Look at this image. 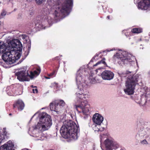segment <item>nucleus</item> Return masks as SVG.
Segmentation results:
<instances>
[{
	"label": "nucleus",
	"instance_id": "f257e3e1",
	"mask_svg": "<svg viewBox=\"0 0 150 150\" xmlns=\"http://www.w3.org/2000/svg\"><path fill=\"white\" fill-rule=\"evenodd\" d=\"M72 5L73 0H59L51 7V13L45 16V21H35V28L39 30L51 26L53 23L54 20L55 22L60 21L69 14Z\"/></svg>",
	"mask_w": 150,
	"mask_h": 150
},
{
	"label": "nucleus",
	"instance_id": "f03ea898",
	"mask_svg": "<svg viewBox=\"0 0 150 150\" xmlns=\"http://www.w3.org/2000/svg\"><path fill=\"white\" fill-rule=\"evenodd\" d=\"M38 117L37 124L30 127L28 132L30 136L37 138V140H43L45 137L43 132L50 128L52 120L50 115L45 112L39 113Z\"/></svg>",
	"mask_w": 150,
	"mask_h": 150
},
{
	"label": "nucleus",
	"instance_id": "7ed1b4c3",
	"mask_svg": "<svg viewBox=\"0 0 150 150\" xmlns=\"http://www.w3.org/2000/svg\"><path fill=\"white\" fill-rule=\"evenodd\" d=\"M78 127L76 123L71 120H67L63 122L60 133L63 138H68L74 140L78 138Z\"/></svg>",
	"mask_w": 150,
	"mask_h": 150
},
{
	"label": "nucleus",
	"instance_id": "20e7f679",
	"mask_svg": "<svg viewBox=\"0 0 150 150\" xmlns=\"http://www.w3.org/2000/svg\"><path fill=\"white\" fill-rule=\"evenodd\" d=\"M84 87L78 88V91L76 93V103L78 105H75L74 108L79 112L81 111L85 115L88 114L89 111L88 107H86L88 105V102L86 99V94L83 93Z\"/></svg>",
	"mask_w": 150,
	"mask_h": 150
},
{
	"label": "nucleus",
	"instance_id": "39448f33",
	"mask_svg": "<svg viewBox=\"0 0 150 150\" xmlns=\"http://www.w3.org/2000/svg\"><path fill=\"white\" fill-rule=\"evenodd\" d=\"M125 76L127 79L125 83V88L124 89L125 93L128 95L133 94L139 78L138 74H133L131 72L127 71Z\"/></svg>",
	"mask_w": 150,
	"mask_h": 150
},
{
	"label": "nucleus",
	"instance_id": "423d86ee",
	"mask_svg": "<svg viewBox=\"0 0 150 150\" xmlns=\"http://www.w3.org/2000/svg\"><path fill=\"white\" fill-rule=\"evenodd\" d=\"M40 71V68L38 67L36 70L33 72L30 71L29 74L25 68H23L16 72L15 75L17 76V79L20 81H28L30 80L29 78L32 79L36 77L39 74Z\"/></svg>",
	"mask_w": 150,
	"mask_h": 150
},
{
	"label": "nucleus",
	"instance_id": "0eeeda50",
	"mask_svg": "<svg viewBox=\"0 0 150 150\" xmlns=\"http://www.w3.org/2000/svg\"><path fill=\"white\" fill-rule=\"evenodd\" d=\"M114 56L120 59L121 61H119L118 63L121 65H122V64L125 65H132L134 63V60L135 59L132 54H128L126 51L120 50H119Z\"/></svg>",
	"mask_w": 150,
	"mask_h": 150
},
{
	"label": "nucleus",
	"instance_id": "6e6552de",
	"mask_svg": "<svg viewBox=\"0 0 150 150\" xmlns=\"http://www.w3.org/2000/svg\"><path fill=\"white\" fill-rule=\"evenodd\" d=\"M104 144L106 150H112L119 147V144L110 136L108 133H104Z\"/></svg>",
	"mask_w": 150,
	"mask_h": 150
},
{
	"label": "nucleus",
	"instance_id": "1a4fd4ad",
	"mask_svg": "<svg viewBox=\"0 0 150 150\" xmlns=\"http://www.w3.org/2000/svg\"><path fill=\"white\" fill-rule=\"evenodd\" d=\"M86 70L84 66L81 67L77 71L75 79L78 88L84 87L86 84L84 79V73Z\"/></svg>",
	"mask_w": 150,
	"mask_h": 150
},
{
	"label": "nucleus",
	"instance_id": "9d476101",
	"mask_svg": "<svg viewBox=\"0 0 150 150\" xmlns=\"http://www.w3.org/2000/svg\"><path fill=\"white\" fill-rule=\"evenodd\" d=\"M65 103L62 100H56L53 101L50 103V108L51 111H53L58 113L62 108L64 106Z\"/></svg>",
	"mask_w": 150,
	"mask_h": 150
},
{
	"label": "nucleus",
	"instance_id": "9b49d317",
	"mask_svg": "<svg viewBox=\"0 0 150 150\" xmlns=\"http://www.w3.org/2000/svg\"><path fill=\"white\" fill-rule=\"evenodd\" d=\"M134 2L139 9L146 10L150 8V0H134Z\"/></svg>",
	"mask_w": 150,
	"mask_h": 150
},
{
	"label": "nucleus",
	"instance_id": "f8f14e48",
	"mask_svg": "<svg viewBox=\"0 0 150 150\" xmlns=\"http://www.w3.org/2000/svg\"><path fill=\"white\" fill-rule=\"evenodd\" d=\"M150 133V129L147 127L144 128L142 126L139 129L138 132L136 135L137 137H139L141 138L144 137L148 138Z\"/></svg>",
	"mask_w": 150,
	"mask_h": 150
},
{
	"label": "nucleus",
	"instance_id": "ddd939ff",
	"mask_svg": "<svg viewBox=\"0 0 150 150\" xmlns=\"http://www.w3.org/2000/svg\"><path fill=\"white\" fill-rule=\"evenodd\" d=\"M94 123L98 125H100L103 121V117L100 114L96 113L92 117Z\"/></svg>",
	"mask_w": 150,
	"mask_h": 150
},
{
	"label": "nucleus",
	"instance_id": "4468645a",
	"mask_svg": "<svg viewBox=\"0 0 150 150\" xmlns=\"http://www.w3.org/2000/svg\"><path fill=\"white\" fill-rule=\"evenodd\" d=\"M140 101H137V103L142 105H145L148 100H150V95L149 93H146L145 95H142L141 96V99Z\"/></svg>",
	"mask_w": 150,
	"mask_h": 150
},
{
	"label": "nucleus",
	"instance_id": "2eb2a0df",
	"mask_svg": "<svg viewBox=\"0 0 150 150\" xmlns=\"http://www.w3.org/2000/svg\"><path fill=\"white\" fill-rule=\"evenodd\" d=\"M24 107V103L21 100H19L17 101L13 104L14 108H17L18 110H22Z\"/></svg>",
	"mask_w": 150,
	"mask_h": 150
},
{
	"label": "nucleus",
	"instance_id": "dca6fc26",
	"mask_svg": "<svg viewBox=\"0 0 150 150\" xmlns=\"http://www.w3.org/2000/svg\"><path fill=\"white\" fill-rule=\"evenodd\" d=\"M114 76L113 73L110 71L105 70L104 71V79L111 80Z\"/></svg>",
	"mask_w": 150,
	"mask_h": 150
},
{
	"label": "nucleus",
	"instance_id": "f3484780",
	"mask_svg": "<svg viewBox=\"0 0 150 150\" xmlns=\"http://www.w3.org/2000/svg\"><path fill=\"white\" fill-rule=\"evenodd\" d=\"M8 137L7 133L6 131V128H4L2 133L0 134V144L6 140Z\"/></svg>",
	"mask_w": 150,
	"mask_h": 150
},
{
	"label": "nucleus",
	"instance_id": "a211bd4d",
	"mask_svg": "<svg viewBox=\"0 0 150 150\" xmlns=\"http://www.w3.org/2000/svg\"><path fill=\"white\" fill-rule=\"evenodd\" d=\"M14 90L15 89L13 88L12 86H8L6 88V91L8 95L14 96L17 94H16Z\"/></svg>",
	"mask_w": 150,
	"mask_h": 150
},
{
	"label": "nucleus",
	"instance_id": "6ab92c4d",
	"mask_svg": "<svg viewBox=\"0 0 150 150\" xmlns=\"http://www.w3.org/2000/svg\"><path fill=\"white\" fill-rule=\"evenodd\" d=\"M9 150H15L14 143L10 140L4 144Z\"/></svg>",
	"mask_w": 150,
	"mask_h": 150
},
{
	"label": "nucleus",
	"instance_id": "aec40b11",
	"mask_svg": "<svg viewBox=\"0 0 150 150\" xmlns=\"http://www.w3.org/2000/svg\"><path fill=\"white\" fill-rule=\"evenodd\" d=\"M9 150H15L14 143L10 140L4 144Z\"/></svg>",
	"mask_w": 150,
	"mask_h": 150
},
{
	"label": "nucleus",
	"instance_id": "412c9836",
	"mask_svg": "<svg viewBox=\"0 0 150 150\" xmlns=\"http://www.w3.org/2000/svg\"><path fill=\"white\" fill-rule=\"evenodd\" d=\"M100 134V147L102 150H103V146L102 145L103 142V128L101 127L98 129V130H97Z\"/></svg>",
	"mask_w": 150,
	"mask_h": 150
},
{
	"label": "nucleus",
	"instance_id": "4be33fe9",
	"mask_svg": "<svg viewBox=\"0 0 150 150\" xmlns=\"http://www.w3.org/2000/svg\"><path fill=\"white\" fill-rule=\"evenodd\" d=\"M93 74L90 76L89 77V80L90 83L92 84H95L96 83H100V81H96L95 77L93 76Z\"/></svg>",
	"mask_w": 150,
	"mask_h": 150
},
{
	"label": "nucleus",
	"instance_id": "5701e85b",
	"mask_svg": "<svg viewBox=\"0 0 150 150\" xmlns=\"http://www.w3.org/2000/svg\"><path fill=\"white\" fill-rule=\"evenodd\" d=\"M131 32L134 33H139L142 32V29L139 28H134L132 29Z\"/></svg>",
	"mask_w": 150,
	"mask_h": 150
},
{
	"label": "nucleus",
	"instance_id": "b1692460",
	"mask_svg": "<svg viewBox=\"0 0 150 150\" xmlns=\"http://www.w3.org/2000/svg\"><path fill=\"white\" fill-rule=\"evenodd\" d=\"M96 72L98 73V76H101L102 79L103 78V68L102 67L98 68L96 70Z\"/></svg>",
	"mask_w": 150,
	"mask_h": 150
},
{
	"label": "nucleus",
	"instance_id": "393cba45",
	"mask_svg": "<svg viewBox=\"0 0 150 150\" xmlns=\"http://www.w3.org/2000/svg\"><path fill=\"white\" fill-rule=\"evenodd\" d=\"M36 3L38 4H41L44 2L46 0H35Z\"/></svg>",
	"mask_w": 150,
	"mask_h": 150
},
{
	"label": "nucleus",
	"instance_id": "a878e982",
	"mask_svg": "<svg viewBox=\"0 0 150 150\" xmlns=\"http://www.w3.org/2000/svg\"><path fill=\"white\" fill-rule=\"evenodd\" d=\"M56 73L55 71H54L51 73L48 74V76L51 77H52L55 76Z\"/></svg>",
	"mask_w": 150,
	"mask_h": 150
},
{
	"label": "nucleus",
	"instance_id": "bb28decb",
	"mask_svg": "<svg viewBox=\"0 0 150 150\" xmlns=\"http://www.w3.org/2000/svg\"><path fill=\"white\" fill-rule=\"evenodd\" d=\"M0 150H9L6 146H5L4 144L1 146L0 147Z\"/></svg>",
	"mask_w": 150,
	"mask_h": 150
},
{
	"label": "nucleus",
	"instance_id": "cd10ccee",
	"mask_svg": "<svg viewBox=\"0 0 150 150\" xmlns=\"http://www.w3.org/2000/svg\"><path fill=\"white\" fill-rule=\"evenodd\" d=\"M95 78L96 79V81H100V82L102 81V79H103V78L102 79L101 77V76H98L95 77Z\"/></svg>",
	"mask_w": 150,
	"mask_h": 150
},
{
	"label": "nucleus",
	"instance_id": "c85d7f7f",
	"mask_svg": "<svg viewBox=\"0 0 150 150\" xmlns=\"http://www.w3.org/2000/svg\"><path fill=\"white\" fill-rule=\"evenodd\" d=\"M141 96H137V97H136L135 98V100L136 102L137 103V101H140L139 99H141Z\"/></svg>",
	"mask_w": 150,
	"mask_h": 150
},
{
	"label": "nucleus",
	"instance_id": "c756f323",
	"mask_svg": "<svg viewBox=\"0 0 150 150\" xmlns=\"http://www.w3.org/2000/svg\"><path fill=\"white\" fill-rule=\"evenodd\" d=\"M22 38L23 39L25 40H27V39H28V37L25 35H22Z\"/></svg>",
	"mask_w": 150,
	"mask_h": 150
},
{
	"label": "nucleus",
	"instance_id": "7c9ffc66",
	"mask_svg": "<svg viewBox=\"0 0 150 150\" xmlns=\"http://www.w3.org/2000/svg\"><path fill=\"white\" fill-rule=\"evenodd\" d=\"M141 143L142 144H148V142L146 139H144L141 142Z\"/></svg>",
	"mask_w": 150,
	"mask_h": 150
},
{
	"label": "nucleus",
	"instance_id": "2f4dec72",
	"mask_svg": "<svg viewBox=\"0 0 150 150\" xmlns=\"http://www.w3.org/2000/svg\"><path fill=\"white\" fill-rule=\"evenodd\" d=\"M101 63H103V59H102L101 61L98 62L97 63L95 64H94L93 65V66H96L97 65H98L99 64H100Z\"/></svg>",
	"mask_w": 150,
	"mask_h": 150
},
{
	"label": "nucleus",
	"instance_id": "473e14b6",
	"mask_svg": "<svg viewBox=\"0 0 150 150\" xmlns=\"http://www.w3.org/2000/svg\"><path fill=\"white\" fill-rule=\"evenodd\" d=\"M6 11L4 10H3L1 14V16H5L6 15Z\"/></svg>",
	"mask_w": 150,
	"mask_h": 150
},
{
	"label": "nucleus",
	"instance_id": "72a5a7b5",
	"mask_svg": "<svg viewBox=\"0 0 150 150\" xmlns=\"http://www.w3.org/2000/svg\"><path fill=\"white\" fill-rule=\"evenodd\" d=\"M105 127H104V130L107 129L108 125V122L106 120H105Z\"/></svg>",
	"mask_w": 150,
	"mask_h": 150
},
{
	"label": "nucleus",
	"instance_id": "f704fd0d",
	"mask_svg": "<svg viewBox=\"0 0 150 150\" xmlns=\"http://www.w3.org/2000/svg\"><path fill=\"white\" fill-rule=\"evenodd\" d=\"M105 60V59L104 58V68L105 67H109L107 65L106 62L104 61Z\"/></svg>",
	"mask_w": 150,
	"mask_h": 150
},
{
	"label": "nucleus",
	"instance_id": "c9c22d12",
	"mask_svg": "<svg viewBox=\"0 0 150 150\" xmlns=\"http://www.w3.org/2000/svg\"><path fill=\"white\" fill-rule=\"evenodd\" d=\"M30 47H31V43L30 42V40L29 41V43L28 45V51L30 50Z\"/></svg>",
	"mask_w": 150,
	"mask_h": 150
},
{
	"label": "nucleus",
	"instance_id": "e433bc0d",
	"mask_svg": "<svg viewBox=\"0 0 150 150\" xmlns=\"http://www.w3.org/2000/svg\"><path fill=\"white\" fill-rule=\"evenodd\" d=\"M33 92V93H37L38 92V89L37 88H35V89H32Z\"/></svg>",
	"mask_w": 150,
	"mask_h": 150
},
{
	"label": "nucleus",
	"instance_id": "4c0bfd02",
	"mask_svg": "<svg viewBox=\"0 0 150 150\" xmlns=\"http://www.w3.org/2000/svg\"><path fill=\"white\" fill-rule=\"evenodd\" d=\"M115 50V49H113V48L112 49H111V50H109V49H108L106 50L105 51H104L103 52H104V53L106 51H107V52H110V51H112V50Z\"/></svg>",
	"mask_w": 150,
	"mask_h": 150
},
{
	"label": "nucleus",
	"instance_id": "58836bf2",
	"mask_svg": "<svg viewBox=\"0 0 150 150\" xmlns=\"http://www.w3.org/2000/svg\"><path fill=\"white\" fill-rule=\"evenodd\" d=\"M127 31V30H124L122 31L123 33H124L126 36H127V35L126 34V32Z\"/></svg>",
	"mask_w": 150,
	"mask_h": 150
},
{
	"label": "nucleus",
	"instance_id": "ea45409f",
	"mask_svg": "<svg viewBox=\"0 0 150 150\" xmlns=\"http://www.w3.org/2000/svg\"><path fill=\"white\" fill-rule=\"evenodd\" d=\"M39 112H36L35 113L34 115H33L32 117H31V120L32 118L33 117L35 116L36 115H37V114H38V113Z\"/></svg>",
	"mask_w": 150,
	"mask_h": 150
},
{
	"label": "nucleus",
	"instance_id": "a19ab883",
	"mask_svg": "<svg viewBox=\"0 0 150 150\" xmlns=\"http://www.w3.org/2000/svg\"><path fill=\"white\" fill-rule=\"evenodd\" d=\"M59 59H60V58L59 57H57L55 58V59H57V60H59Z\"/></svg>",
	"mask_w": 150,
	"mask_h": 150
},
{
	"label": "nucleus",
	"instance_id": "79ce46f5",
	"mask_svg": "<svg viewBox=\"0 0 150 150\" xmlns=\"http://www.w3.org/2000/svg\"><path fill=\"white\" fill-rule=\"evenodd\" d=\"M96 57V56H95V57H93L92 58V59H91V61H93V59H95V57Z\"/></svg>",
	"mask_w": 150,
	"mask_h": 150
},
{
	"label": "nucleus",
	"instance_id": "37998d69",
	"mask_svg": "<svg viewBox=\"0 0 150 150\" xmlns=\"http://www.w3.org/2000/svg\"><path fill=\"white\" fill-rule=\"evenodd\" d=\"M45 78L46 79H50V77H45Z\"/></svg>",
	"mask_w": 150,
	"mask_h": 150
},
{
	"label": "nucleus",
	"instance_id": "c03bdc74",
	"mask_svg": "<svg viewBox=\"0 0 150 150\" xmlns=\"http://www.w3.org/2000/svg\"><path fill=\"white\" fill-rule=\"evenodd\" d=\"M107 18L108 19H110V16H107Z\"/></svg>",
	"mask_w": 150,
	"mask_h": 150
},
{
	"label": "nucleus",
	"instance_id": "a18cd8bd",
	"mask_svg": "<svg viewBox=\"0 0 150 150\" xmlns=\"http://www.w3.org/2000/svg\"><path fill=\"white\" fill-rule=\"evenodd\" d=\"M149 74L150 75V70L149 72Z\"/></svg>",
	"mask_w": 150,
	"mask_h": 150
},
{
	"label": "nucleus",
	"instance_id": "49530a36",
	"mask_svg": "<svg viewBox=\"0 0 150 150\" xmlns=\"http://www.w3.org/2000/svg\"><path fill=\"white\" fill-rule=\"evenodd\" d=\"M31 86V87H32V88H33V86H32H32Z\"/></svg>",
	"mask_w": 150,
	"mask_h": 150
},
{
	"label": "nucleus",
	"instance_id": "de8ad7c7",
	"mask_svg": "<svg viewBox=\"0 0 150 150\" xmlns=\"http://www.w3.org/2000/svg\"><path fill=\"white\" fill-rule=\"evenodd\" d=\"M24 150H28L26 149H24Z\"/></svg>",
	"mask_w": 150,
	"mask_h": 150
},
{
	"label": "nucleus",
	"instance_id": "09e8293b",
	"mask_svg": "<svg viewBox=\"0 0 150 150\" xmlns=\"http://www.w3.org/2000/svg\"><path fill=\"white\" fill-rule=\"evenodd\" d=\"M9 115H11V113L9 114Z\"/></svg>",
	"mask_w": 150,
	"mask_h": 150
},
{
	"label": "nucleus",
	"instance_id": "8fccbe9b",
	"mask_svg": "<svg viewBox=\"0 0 150 150\" xmlns=\"http://www.w3.org/2000/svg\"><path fill=\"white\" fill-rule=\"evenodd\" d=\"M42 109H44V108H42Z\"/></svg>",
	"mask_w": 150,
	"mask_h": 150
},
{
	"label": "nucleus",
	"instance_id": "3c124183",
	"mask_svg": "<svg viewBox=\"0 0 150 150\" xmlns=\"http://www.w3.org/2000/svg\"><path fill=\"white\" fill-rule=\"evenodd\" d=\"M149 35H150V33H149Z\"/></svg>",
	"mask_w": 150,
	"mask_h": 150
}]
</instances>
